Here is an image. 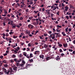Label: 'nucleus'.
Instances as JSON below:
<instances>
[{
  "label": "nucleus",
  "instance_id": "obj_1",
  "mask_svg": "<svg viewBox=\"0 0 75 75\" xmlns=\"http://www.w3.org/2000/svg\"><path fill=\"white\" fill-rule=\"evenodd\" d=\"M21 61V59H19V60L17 59H11L10 60V62L11 63L14 62L16 63V65L18 67L20 66L21 67H23L24 64H19V62Z\"/></svg>",
  "mask_w": 75,
  "mask_h": 75
},
{
  "label": "nucleus",
  "instance_id": "obj_2",
  "mask_svg": "<svg viewBox=\"0 0 75 75\" xmlns=\"http://www.w3.org/2000/svg\"><path fill=\"white\" fill-rule=\"evenodd\" d=\"M2 70H3V71L4 72L5 74H9V73L13 72V70L11 69H10L8 70H6V69L4 68V67H3V68H2Z\"/></svg>",
  "mask_w": 75,
  "mask_h": 75
},
{
  "label": "nucleus",
  "instance_id": "obj_3",
  "mask_svg": "<svg viewBox=\"0 0 75 75\" xmlns=\"http://www.w3.org/2000/svg\"><path fill=\"white\" fill-rule=\"evenodd\" d=\"M28 28H29L30 29H32L34 27V26L31 25V24H29L28 25Z\"/></svg>",
  "mask_w": 75,
  "mask_h": 75
},
{
  "label": "nucleus",
  "instance_id": "obj_4",
  "mask_svg": "<svg viewBox=\"0 0 75 75\" xmlns=\"http://www.w3.org/2000/svg\"><path fill=\"white\" fill-rule=\"evenodd\" d=\"M40 54V51H36L34 52V54L35 55H38Z\"/></svg>",
  "mask_w": 75,
  "mask_h": 75
},
{
  "label": "nucleus",
  "instance_id": "obj_5",
  "mask_svg": "<svg viewBox=\"0 0 75 75\" xmlns=\"http://www.w3.org/2000/svg\"><path fill=\"white\" fill-rule=\"evenodd\" d=\"M56 60L57 61H58L60 60V58H59V56H57V57H56Z\"/></svg>",
  "mask_w": 75,
  "mask_h": 75
},
{
  "label": "nucleus",
  "instance_id": "obj_6",
  "mask_svg": "<svg viewBox=\"0 0 75 75\" xmlns=\"http://www.w3.org/2000/svg\"><path fill=\"white\" fill-rule=\"evenodd\" d=\"M44 57V56H43V55L42 54H41V55H40V56H39V57L40 58L42 59H43V57Z\"/></svg>",
  "mask_w": 75,
  "mask_h": 75
},
{
  "label": "nucleus",
  "instance_id": "obj_7",
  "mask_svg": "<svg viewBox=\"0 0 75 75\" xmlns=\"http://www.w3.org/2000/svg\"><path fill=\"white\" fill-rule=\"evenodd\" d=\"M49 38H45V41H47V39L49 38V39H51L52 38H51L50 37V36H48Z\"/></svg>",
  "mask_w": 75,
  "mask_h": 75
},
{
  "label": "nucleus",
  "instance_id": "obj_8",
  "mask_svg": "<svg viewBox=\"0 0 75 75\" xmlns=\"http://www.w3.org/2000/svg\"><path fill=\"white\" fill-rule=\"evenodd\" d=\"M51 59V57H46V61H48L50 59Z\"/></svg>",
  "mask_w": 75,
  "mask_h": 75
},
{
  "label": "nucleus",
  "instance_id": "obj_9",
  "mask_svg": "<svg viewBox=\"0 0 75 75\" xmlns=\"http://www.w3.org/2000/svg\"><path fill=\"white\" fill-rule=\"evenodd\" d=\"M39 37L40 38V39L41 40H43V35H41V36H39Z\"/></svg>",
  "mask_w": 75,
  "mask_h": 75
},
{
  "label": "nucleus",
  "instance_id": "obj_10",
  "mask_svg": "<svg viewBox=\"0 0 75 75\" xmlns=\"http://www.w3.org/2000/svg\"><path fill=\"white\" fill-rule=\"evenodd\" d=\"M62 35H63V36H66V34H65V33L64 32H62Z\"/></svg>",
  "mask_w": 75,
  "mask_h": 75
},
{
  "label": "nucleus",
  "instance_id": "obj_11",
  "mask_svg": "<svg viewBox=\"0 0 75 75\" xmlns=\"http://www.w3.org/2000/svg\"><path fill=\"white\" fill-rule=\"evenodd\" d=\"M25 56L28 59H30V58H31V57H30V56H29V54H27V55Z\"/></svg>",
  "mask_w": 75,
  "mask_h": 75
},
{
  "label": "nucleus",
  "instance_id": "obj_12",
  "mask_svg": "<svg viewBox=\"0 0 75 75\" xmlns=\"http://www.w3.org/2000/svg\"><path fill=\"white\" fill-rule=\"evenodd\" d=\"M29 56L30 57V58H32L33 57V54L32 53H31L30 54V56Z\"/></svg>",
  "mask_w": 75,
  "mask_h": 75
},
{
  "label": "nucleus",
  "instance_id": "obj_13",
  "mask_svg": "<svg viewBox=\"0 0 75 75\" xmlns=\"http://www.w3.org/2000/svg\"><path fill=\"white\" fill-rule=\"evenodd\" d=\"M64 8H66V9H65V11H68V8H68V7H67V6H66L65 7H64Z\"/></svg>",
  "mask_w": 75,
  "mask_h": 75
},
{
  "label": "nucleus",
  "instance_id": "obj_14",
  "mask_svg": "<svg viewBox=\"0 0 75 75\" xmlns=\"http://www.w3.org/2000/svg\"><path fill=\"white\" fill-rule=\"evenodd\" d=\"M11 57L13 58H15L16 57V56L14 54H13V55H12V56H11Z\"/></svg>",
  "mask_w": 75,
  "mask_h": 75
},
{
  "label": "nucleus",
  "instance_id": "obj_15",
  "mask_svg": "<svg viewBox=\"0 0 75 75\" xmlns=\"http://www.w3.org/2000/svg\"><path fill=\"white\" fill-rule=\"evenodd\" d=\"M44 48H47L48 47L47 45L46 44H45L44 45Z\"/></svg>",
  "mask_w": 75,
  "mask_h": 75
},
{
  "label": "nucleus",
  "instance_id": "obj_16",
  "mask_svg": "<svg viewBox=\"0 0 75 75\" xmlns=\"http://www.w3.org/2000/svg\"><path fill=\"white\" fill-rule=\"evenodd\" d=\"M29 62L30 63H32L33 62V59H29Z\"/></svg>",
  "mask_w": 75,
  "mask_h": 75
},
{
  "label": "nucleus",
  "instance_id": "obj_17",
  "mask_svg": "<svg viewBox=\"0 0 75 75\" xmlns=\"http://www.w3.org/2000/svg\"><path fill=\"white\" fill-rule=\"evenodd\" d=\"M3 66L4 67V68H6L7 67H8V65H7V64H4Z\"/></svg>",
  "mask_w": 75,
  "mask_h": 75
},
{
  "label": "nucleus",
  "instance_id": "obj_18",
  "mask_svg": "<svg viewBox=\"0 0 75 75\" xmlns=\"http://www.w3.org/2000/svg\"><path fill=\"white\" fill-rule=\"evenodd\" d=\"M63 47H67V44H63Z\"/></svg>",
  "mask_w": 75,
  "mask_h": 75
},
{
  "label": "nucleus",
  "instance_id": "obj_19",
  "mask_svg": "<svg viewBox=\"0 0 75 75\" xmlns=\"http://www.w3.org/2000/svg\"><path fill=\"white\" fill-rule=\"evenodd\" d=\"M50 37H55V35L54 34H52L51 35H50Z\"/></svg>",
  "mask_w": 75,
  "mask_h": 75
},
{
  "label": "nucleus",
  "instance_id": "obj_20",
  "mask_svg": "<svg viewBox=\"0 0 75 75\" xmlns=\"http://www.w3.org/2000/svg\"><path fill=\"white\" fill-rule=\"evenodd\" d=\"M5 35H6V37H8L9 36V34L8 33H6Z\"/></svg>",
  "mask_w": 75,
  "mask_h": 75
},
{
  "label": "nucleus",
  "instance_id": "obj_21",
  "mask_svg": "<svg viewBox=\"0 0 75 75\" xmlns=\"http://www.w3.org/2000/svg\"><path fill=\"white\" fill-rule=\"evenodd\" d=\"M9 21L11 22H10V23H11V25L13 26L12 24H13V21L9 20Z\"/></svg>",
  "mask_w": 75,
  "mask_h": 75
},
{
  "label": "nucleus",
  "instance_id": "obj_22",
  "mask_svg": "<svg viewBox=\"0 0 75 75\" xmlns=\"http://www.w3.org/2000/svg\"><path fill=\"white\" fill-rule=\"evenodd\" d=\"M68 28L67 27L65 29L66 32L67 33V32L68 31Z\"/></svg>",
  "mask_w": 75,
  "mask_h": 75
},
{
  "label": "nucleus",
  "instance_id": "obj_23",
  "mask_svg": "<svg viewBox=\"0 0 75 75\" xmlns=\"http://www.w3.org/2000/svg\"><path fill=\"white\" fill-rule=\"evenodd\" d=\"M35 48L34 47H33V48H32V49H31V51H30V52H33L34 51V50Z\"/></svg>",
  "mask_w": 75,
  "mask_h": 75
},
{
  "label": "nucleus",
  "instance_id": "obj_24",
  "mask_svg": "<svg viewBox=\"0 0 75 75\" xmlns=\"http://www.w3.org/2000/svg\"><path fill=\"white\" fill-rule=\"evenodd\" d=\"M31 1H32V0L30 1V2H29V4L30 5H32L33 4V2H31Z\"/></svg>",
  "mask_w": 75,
  "mask_h": 75
},
{
  "label": "nucleus",
  "instance_id": "obj_25",
  "mask_svg": "<svg viewBox=\"0 0 75 75\" xmlns=\"http://www.w3.org/2000/svg\"><path fill=\"white\" fill-rule=\"evenodd\" d=\"M6 60H4L2 62V63H6Z\"/></svg>",
  "mask_w": 75,
  "mask_h": 75
},
{
  "label": "nucleus",
  "instance_id": "obj_26",
  "mask_svg": "<svg viewBox=\"0 0 75 75\" xmlns=\"http://www.w3.org/2000/svg\"><path fill=\"white\" fill-rule=\"evenodd\" d=\"M59 29V28H57V29H56V32H60V30H58Z\"/></svg>",
  "mask_w": 75,
  "mask_h": 75
},
{
  "label": "nucleus",
  "instance_id": "obj_27",
  "mask_svg": "<svg viewBox=\"0 0 75 75\" xmlns=\"http://www.w3.org/2000/svg\"><path fill=\"white\" fill-rule=\"evenodd\" d=\"M62 26H59V25H57V28H62Z\"/></svg>",
  "mask_w": 75,
  "mask_h": 75
},
{
  "label": "nucleus",
  "instance_id": "obj_28",
  "mask_svg": "<svg viewBox=\"0 0 75 75\" xmlns=\"http://www.w3.org/2000/svg\"><path fill=\"white\" fill-rule=\"evenodd\" d=\"M40 9H42V11L43 12V11H45V9L44 8H40Z\"/></svg>",
  "mask_w": 75,
  "mask_h": 75
},
{
  "label": "nucleus",
  "instance_id": "obj_29",
  "mask_svg": "<svg viewBox=\"0 0 75 75\" xmlns=\"http://www.w3.org/2000/svg\"><path fill=\"white\" fill-rule=\"evenodd\" d=\"M17 69V67H15L13 68V69L14 70H17L16 69Z\"/></svg>",
  "mask_w": 75,
  "mask_h": 75
},
{
  "label": "nucleus",
  "instance_id": "obj_30",
  "mask_svg": "<svg viewBox=\"0 0 75 75\" xmlns=\"http://www.w3.org/2000/svg\"><path fill=\"white\" fill-rule=\"evenodd\" d=\"M52 30L53 31V33H54V32H56V31L55 29H54V28H53Z\"/></svg>",
  "mask_w": 75,
  "mask_h": 75
},
{
  "label": "nucleus",
  "instance_id": "obj_31",
  "mask_svg": "<svg viewBox=\"0 0 75 75\" xmlns=\"http://www.w3.org/2000/svg\"><path fill=\"white\" fill-rule=\"evenodd\" d=\"M28 46L30 47L31 46V43H29L28 44Z\"/></svg>",
  "mask_w": 75,
  "mask_h": 75
},
{
  "label": "nucleus",
  "instance_id": "obj_32",
  "mask_svg": "<svg viewBox=\"0 0 75 75\" xmlns=\"http://www.w3.org/2000/svg\"><path fill=\"white\" fill-rule=\"evenodd\" d=\"M63 3H66V1H64V0H61V2H63Z\"/></svg>",
  "mask_w": 75,
  "mask_h": 75
},
{
  "label": "nucleus",
  "instance_id": "obj_33",
  "mask_svg": "<svg viewBox=\"0 0 75 75\" xmlns=\"http://www.w3.org/2000/svg\"><path fill=\"white\" fill-rule=\"evenodd\" d=\"M11 25L13 26L12 27V28H16V25Z\"/></svg>",
  "mask_w": 75,
  "mask_h": 75
},
{
  "label": "nucleus",
  "instance_id": "obj_34",
  "mask_svg": "<svg viewBox=\"0 0 75 75\" xmlns=\"http://www.w3.org/2000/svg\"><path fill=\"white\" fill-rule=\"evenodd\" d=\"M15 5H15L18 6L19 7L20 6V4H19V3H17V4H16Z\"/></svg>",
  "mask_w": 75,
  "mask_h": 75
},
{
  "label": "nucleus",
  "instance_id": "obj_35",
  "mask_svg": "<svg viewBox=\"0 0 75 75\" xmlns=\"http://www.w3.org/2000/svg\"><path fill=\"white\" fill-rule=\"evenodd\" d=\"M23 20V17H20V21H21L22 20Z\"/></svg>",
  "mask_w": 75,
  "mask_h": 75
},
{
  "label": "nucleus",
  "instance_id": "obj_36",
  "mask_svg": "<svg viewBox=\"0 0 75 75\" xmlns=\"http://www.w3.org/2000/svg\"><path fill=\"white\" fill-rule=\"evenodd\" d=\"M61 57H63V56H64L65 55V54L64 53H62L61 54Z\"/></svg>",
  "mask_w": 75,
  "mask_h": 75
},
{
  "label": "nucleus",
  "instance_id": "obj_37",
  "mask_svg": "<svg viewBox=\"0 0 75 75\" xmlns=\"http://www.w3.org/2000/svg\"><path fill=\"white\" fill-rule=\"evenodd\" d=\"M50 37L52 38V39H54L55 38V36Z\"/></svg>",
  "mask_w": 75,
  "mask_h": 75
},
{
  "label": "nucleus",
  "instance_id": "obj_38",
  "mask_svg": "<svg viewBox=\"0 0 75 75\" xmlns=\"http://www.w3.org/2000/svg\"><path fill=\"white\" fill-rule=\"evenodd\" d=\"M2 35H3V37H5V36H6V35H5V33H3L2 34Z\"/></svg>",
  "mask_w": 75,
  "mask_h": 75
},
{
  "label": "nucleus",
  "instance_id": "obj_39",
  "mask_svg": "<svg viewBox=\"0 0 75 75\" xmlns=\"http://www.w3.org/2000/svg\"><path fill=\"white\" fill-rule=\"evenodd\" d=\"M26 54H27V53L26 52H24L23 54L25 56V55H27Z\"/></svg>",
  "mask_w": 75,
  "mask_h": 75
},
{
  "label": "nucleus",
  "instance_id": "obj_40",
  "mask_svg": "<svg viewBox=\"0 0 75 75\" xmlns=\"http://www.w3.org/2000/svg\"><path fill=\"white\" fill-rule=\"evenodd\" d=\"M26 50H26V51H30V49H29V48H26Z\"/></svg>",
  "mask_w": 75,
  "mask_h": 75
},
{
  "label": "nucleus",
  "instance_id": "obj_41",
  "mask_svg": "<svg viewBox=\"0 0 75 75\" xmlns=\"http://www.w3.org/2000/svg\"><path fill=\"white\" fill-rule=\"evenodd\" d=\"M9 34H10V35H12V34H13V32H9Z\"/></svg>",
  "mask_w": 75,
  "mask_h": 75
},
{
  "label": "nucleus",
  "instance_id": "obj_42",
  "mask_svg": "<svg viewBox=\"0 0 75 75\" xmlns=\"http://www.w3.org/2000/svg\"><path fill=\"white\" fill-rule=\"evenodd\" d=\"M59 52H60V53L63 52V51H62V49H59Z\"/></svg>",
  "mask_w": 75,
  "mask_h": 75
},
{
  "label": "nucleus",
  "instance_id": "obj_43",
  "mask_svg": "<svg viewBox=\"0 0 75 75\" xmlns=\"http://www.w3.org/2000/svg\"><path fill=\"white\" fill-rule=\"evenodd\" d=\"M30 65L29 64L27 65V66H26V67H27V68L29 67H30Z\"/></svg>",
  "mask_w": 75,
  "mask_h": 75
},
{
  "label": "nucleus",
  "instance_id": "obj_44",
  "mask_svg": "<svg viewBox=\"0 0 75 75\" xmlns=\"http://www.w3.org/2000/svg\"><path fill=\"white\" fill-rule=\"evenodd\" d=\"M69 52H72L73 51V50H72V49H69Z\"/></svg>",
  "mask_w": 75,
  "mask_h": 75
},
{
  "label": "nucleus",
  "instance_id": "obj_45",
  "mask_svg": "<svg viewBox=\"0 0 75 75\" xmlns=\"http://www.w3.org/2000/svg\"><path fill=\"white\" fill-rule=\"evenodd\" d=\"M16 38H17V36H13V38H14V39H16Z\"/></svg>",
  "mask_w": 75,
  "mask_h": 75
},
{
  "label": "nucleus",
  "instance_id": "obj_46",
  "mask_svg": "<svg viewBox=\"0 0 75 75\" xmlns=\"http://www.w3.org/2000/svg\"><path fill=\"white\" fill-rule=\"evenodd\" d=\"M50 51L49 48H47V49H46V51L48 52V51Z\"/></svg>",
  "mask_w": 75,
  "mask_h": 75
},
{
  "label": "nucleus",
  "instance_id": "obj_47",
  "mask_svg": "<svg viewBox=\"0 0 75 75\" xmlns=\"http://www.w3.org/2000/svg\"><path fill=\"white\" fill-rule=\"evenodd\" d=\"M0 19H1V20H3V18L1 17V15H0Z\"/></svg>",
  "mask_w": 75,
  "mask_h": 75
},
{
  "label": "nucleus",
  "instance_id": "obj_48",
  "mask_svg": "<svg viewBox=\"0 0 75 75\" xmlns=\"http://www.w3.org/2000/svg\"><path fill=\"white\" fill-rule=\"evenodd\" d=\"M22 63H23V64H25V61H24V60H23V61H22Z\"/></svg>",
  "mask_w": 75,
  "mask_h": 75
},
{
  "label": "nucleus",
  "instance_id": "obj_49",
  "mask_svg": "<svg viewBox=\"0 0 75 75\" xmlns=\"http://www.w3.org/2000/svg\"><path fill=\"white\" fill-rule=\"evenodd\" d=\"M43 35H44V36H45V37L47 36V34H45V33H44Z\"/></svg>",
  "mask_w": 75,
  "mask_h": 75
},
{
  "label": "nucleus",
  "instance_id": "obj_50",
  "mask_svg": "<svg viewBox=\"0 0 75 75\" xmlns=\"http://www.w3.org/2000/svg\"><path fill=\"white\" fill-rule=\"evenodd\" d=\"M66 18H67V19L68 20L69 19V17L68 16H66Z\"/></svg>",
  "mask_w": 75,
  "mask_h": 75
},
{
  "label": "nucleus",
  "instance_id": "obj_51",
  "mask_svg": "<svg viewBox=\"0 0 75 75\" xmlns=\"http://www.w3.org/2000/svg\"><path fill=\"white\" fill-rule=\"evenodd\" d=\"M48 33H49V34H51L52 33V32L51 31H48Z\"/></svg>",
  "mask_w": 75,
  "mask_h": 75
},
{
  "label": "nucleus",
  "instance_id": "obj_52",
  "mask_svg": "<svg viewBox=\"0 0 75 75\" xmlns=\"http://www.w3.org/2000/svg\"><path fill=\"white\" fill-rule=\"evenodd\" d=\"M36 22H36V23H35V24H36L37 25L38 24V21H36Z\"/></svg>",
  "mask_w": 75,
  "mask_h": 75
},
{
  "label": "nucleus",
  "instance_id": "obj_53",
  "mask_svg": "<svg viewBox=\"0 0 75 75\" xmlns=\"http://www.w3.org/2000/svg\"><path fill=\"white\" fill-rule=\"evenodd\" d=\"M26 12H29L28 9H26Z\"/></svg>",
  "mask_w": 75,
  "mask_h": 75
},
{
  "label": "nucleus",
  "instance_id": "obj_54",
  "mask_svg": "<svg viewBox=\"0 0 75 75\" xmlns=\"http://www.w3.org/2000/svg\"><path fill=\"white\" fill-rule=\"evenodd\" d=\"M68 31L69 32H71V28H69V29H68Z\"/></svg>",
  "mask_w": 75,
  "mask_h": 75
},
{
  "label": "nucleus",
  "instance_id": "obj_55",
  "mask_svg": "<svg viewBox=\"0 0 75 75\" xmlns=\"http://www.w3.org/2000/svg\"><path fill=\"white\" fill-rule=\"evenodd\" d=\"M59 12L58 11L57 13V14L58 15H59Z\"/></svg>",
  "mask_w": 75,
  "mask_h": 75
},
{
  "label": "nucleus",
  "instance_id": "obj_56",
  "mask_svg": "<svg viewBox=\"0 0 75 75\" xmlns=\"http://www.w3.org/2000/svg\"><path fill=\"white\" fill-rule=\"evenodd\" d=\"M32 18H33V17H30L29 18V19L31 20Z\"/></svg>",
  "mask_w": 75,
  "mask_h": 75
},
{
  "label": "nucleus",
  "instance_id": "obj_57",
  "mask_svg": "<svg viewBox=\"0 0 75 75\" xmlns=\"http://www.w3.org/2000/svg\"><path fill=\"white\" fill-rule=\"evenodd\" d=\"M3 58V56H0V58L1 59H2Z\"/></svg>",
  "mask_w": 75,
  "mask_h": 75
},
{
  "label": "nucleus",
  "instance_id": "obj_58",
  "mask_svg": "<svg viewBox=\"0 0 75 75\" xmlns=\"http://www.w3.org/2000/svg\"><path fill=\"white\" fill-rule=\"evenodd\" d=\"M59 46L61 47L62 46V44H59Z\"/></svg>",
  "mask_w": 75,
  "mask_h": 75
},
{
  "label": "nucleus",
  "instance_id": "obj_59",
  "mask_svg": "<svg viewBox=\"0 0 75 75\" xmlns=\"http://www.w3.org/2000/svg\"><path fill=\"white\" fill-rule=\"evenodd\" d=\"M53 15H54V14H53L52 13H51V16L52 17H53Z\"/></svg>",
  "mask_w": 75,
  "mask_h": 75
},
{
  "label": "nucleus",
  "instance_id": "obj_60",
  "mask_svg": "<svg viewBox=\"0 0 75 75\" xmlns=\"http://www.w3.org/2000/svg\"><path fill=\"white\" fill-rule=\"evenodd\" d=\"M4 14H6V15L7 14V11H4Z\"/></svg>",
  "mask_w": 75,
  "mask_h": 75
},
{
  "label": "nucleus",
  "instance_id": "obj_61",
  "mask_svg": "<svg viewBox=\"0 0 75 75\" xmlns=\"http://www.w3.org/2000/svg\"><path fill=\"white\" fill-rule=\"evenodd\" d=\"M3 74V73L2 72H0V74Z\"/></svg>",
  "mask_w": 75,
  "mask_h": 75
},
{
  "label": "nucleus",
  "instance_id": "obj_62",
  "mask_svg": "<svg viewBox=\"0 0 75 75\" xmlns=\"http://www.w3.org/2000/svg\"><path fill=\"white\" fill-rule=\"evenodd\" d=\"M19 16H20L21 15V13H19V14H18Z\"/></svg>",
  "mask_w": 75,
  "mask_h": 75
},
{
  "label": "nucleus",
  "instance_id": "obj_63",
  "mask_svg": "<svg viewBox=\"0 0 75 75\" xmlns=\"http://www.w3.org/2000/svg\"><path fill=\"white\" fill-rule=\"evenodd\" d=\"M73 54H75V51H73Z\"/></svg>",
  "mask_w": 75,
  "mask_h": 75
},
{
  "label": "nucleus",
  "instance_id": "obj_64",
  "mask_svg": "<svg viewBox=\"0 0 75 75\" xmlns=\"http://www.w3.org/2000/svg\"><path fill=\"white\" fill-rule=\"evenodd\" d=\"M73 44H75V40L73 41Z\"/></svg>",
  "mask_w": 75,
  "mask_h": 75
}]
</instances>
